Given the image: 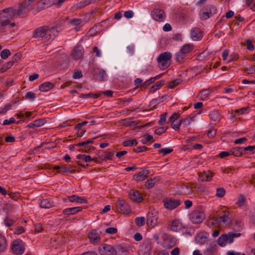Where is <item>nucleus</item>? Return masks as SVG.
Returning a JSON list of instances; mask_svg holds the SVG:
<instances>
[{
    "label": "nucleus",
    "mask_w": 255,
    "mask_h": 255,
    "mask_svg": "<svg viewBox=\"0 0 255 255\" xmlns=\"http://www.w3.org/2000/svg\"><path fill=\"white\" fill-rule=\"evenodd\" d=\"M58 33V30L55 27H50L44 25L36 28L34 31L33 37H41L45 42H46L50 40H53Z\"/></svg>",
    "instance_id": "f257e3e1"
},
{
    "label": "nucleus",
    "mask_w": 255,
    "mask_h": 255,
    "mask_svg": "<svg viewBox=\"0 0 255 255\" xmlns=\"http://www.w3.org/2000/svg\"><path fill=\"white\" fill-rule=\"evenodd\" d=\"M172 54L168 52L160 54L157 59V62L160 63L159 67L161 69L167 68L170 64Z\"/></svg>",
    "instance_id": "f03ea898"
},
{
    "label": "nucleus",
    "mask_w": 255,
    "mask_h": 255,
    "mask_svg": "<svg viewBox=\"0 0 255 255\" xmlns=\"http://www.w3.org/2000/svg\"><path fill=\"white\" fill-rule=\"evenodd\" d=\"M118 212L123 214H128L131 213V210L129 204L123 199H118L116 203Z\"/></svg>",
    "instance_id": "7ed1b4c3"
},
{
    "label": "nucleus",
    "mask_w": 255,
    "mask_h": 255,
    "mask_svg": "<svg viewBox=\"0 0 255 255\" xmlns=\"http://www.w3.org/2000/svg\"><path fill=\"white\" fill-rule=\"evenodd\" d=\"M193 50V46L189 44L183 45L180 50L176 54L175 59L178 62H181Z\"/></svg>",
    "instance_id": "20e7f679"
},
{
    "label": "nucleus",
    "mask_w": 255,
    "mask_h": 255,
    "mask_svg": "<svg viewBox=\"0 0 255 255\" xmlns=\"http://www.w3.org/2000/svg\"><path fill=\"white\" fill-rule=\"evenodd\" d=\"M216 11V8L214 6L212 5L205 6L200 11V18L204 20L207 19L215 13Z\"/></svg>",
    "instance_id": "39448f33"
},
{
    "label": "nucleus",
    "mask_w": 255,
    "mask_h": 255,
    "mask_svg": "<svg viewBox=\"0 0 255 255\" xmlns=\"http://www.w3.org/2000/svg\"><path fill=\"white\" fill-rule=\"evenodd\" d=\"M96 138V137H95V138ZM94 139L95 138L93 139H89L86 141L79 142L76 144L77 146H79L80 147L78 151L80 152H84L87 153L91 152L92 150L94 149L95 148L93 146L89 145V144L93 143Z\"/></svg>",
    "instance_id": "423d86ee"
},
{
    "label": "nucleus",
    "mask_w": 255,
    "mask_h": 255,
    "mask_svg": "<svg viewBox=\"0 0 255 255\" xmlns=\"http://www.w3.org/2000/svg\"><path fill=\"white\" fill-rule=\"evenodd\" d=\"M11 249L15 255H22L24 252L25 250L22 241L20 240H14L13 242Z\"/></svg>",
    "instance_id": "0eeeda50"
},
{
    "label": "nucleus",
    "mask_w": 255,
    "mask_h": 255,
    "mask_svg": "<svg viewBox=\"0 0 255 255\" xmlns=\"http://www.w3.org/2000/svg\"><path fill=\"white\" fill-rule=\"evenodd\" d=\"M152 248L151 242L150 240H145L140 246L139 250V255H150Z\"/></svg>",
    "instance_id": "6e6552de"
},
{
    "label": "nucleus",
    "mask_w": 255,
    "mask_h": 255,
    "mask_svg": "<svg viewBox=\"0 0 255 255\" xmlns=\"http://www.w3.org/2000/svg\"><path fill=\"white\" fill-rule=\"evenodd\" d=\"M205 218V215L202 212L194 211L190 215V220L194 224H200Z\"/></svg>",
    "instance_id": "1a4fd4ad"
},
{
    "label": "nucleus",
    "mask_w": 255,
    "mask_h": 255,
    "mask_svg": "<svg viewBox=\"0 0 255 255\" xmlns=\"http://www.w3.org/2000/svg\"><path fill=\"white\" fill-rule=\"evenodd\" d=\"M153 18L157 21H163L166 15L163 10L159 8H154L151 12Z\"/></svg>",
    "instance_id": "9d476101"
},
{
    "label": "nucleus",
    "mask_w": 255,
    "mask_h": 255,
    "mask_svg": "<svg viewBox=\"0 0 255 255\" xmlns=\"http://www.w3.org/2000/svg\"><path fill=\"white\" fill-rule=\"evenodd\" d=\"M163 203L165 208L168 210H173L180 204V201L171 198H166L164 199Z\"/></svg>",
    "instance_id": "9b49d317"
},
{
    "label": "nucleus",
    "mask_w": 255,
    "mask_h": 255,
    "mask_svg": "<svg viewBox=\"0 0 255 255\" xmlns=\"http://www.w3.org/2000/svg\"><path fill=\"white\" fill-rule=\"evenodd\" d=\"M101 255H116V249L109 245H105L99 249Z\"/></svg>",
    "instance_id": "f8f14e48"
},
{
    "label": "nucleus",
    "mask_w": 255,
    "mask_h": 255,
    "mask_svg": "<svg viewBox=\"0 0 255 255\" xmlns=\"http://www.w3.org/2000/svg\"><path fill=\"white\" fill-rule=\"evenodd\" d=\"M84 49L80 45L75 46L72 52V58L75 60H77L81 58L83 56Z\"/></svg>",
    "instance_id": "ddd939ff"
},
{
    "label": "nucleus",
    "mask_w": 255,
    "mask_h": 255,
    "mask_svg": "<svg viewBox=\"0 0 255 255\" xmlns=\"http://www.w3.org/2000/svg\"><path fill=\"white\" fill-rule=\"evenodd\" d=\"M2 12L3 13V15L1 16V18L3 17L8 18V19H11L13 18L15 15H16L15 9L12 7H8L3 9L2 10Z\"/></svg>",
    "instance_id": "4468645a"
},
{
    "label": "nucleus",
    "mask_w": 255,
    "mask_h": 255,
    "mask_svg": "<svg viewBox=\"0 0 255 255\" xmlns=\"http://www.w3.org/2000/svg\"><path fill=\"white\" fill-rule=\"evenodd\" d=\"M128 195L130 199L133 202L139 203L143 200V197L138 191L131 190Z\"/></svg>",
    "instance_id": "2eb2a0df"
},
{
    "label": "nucleus",
    "mask_w": 255,
    "mask_h": 255,
    "mask_svg": "<svg viewBox=\"0 0 255 255\" xmlns=\"http://www.w3.org/2000/svg\"><path fill=\"white\" fill-rule=\"evenodd\" d=\"M76 158L78 160L77 161V163L78 164V165L83 167H85L88 166V164H87L86 166H85L84 164L81 163V160H83L86 162H88L92 161V159H93L91 156L86 154H78L76 156Z\"/></svg>",
    "instance_id": "dca6fc26"
},
{
    "label": "nucleus",
    "mask_w": 255,
    "mask_h": 255,
    "mask_svg": "<svg viewBox=\"0 0 255 255\" xmlns=\"http://www.w3.org/2000/svg\"><path fill=\"white\" fill-rule=\"evenodd\" d=\"M149 170H142L133 176V179L136 181H143L145 179L149 174Z\"/></svg>",
    "instance_id": "f3484780"
},
{
    "label": "nucleus",
    "mask_w": 255,
    "mask_h": 255,
    "mask_svg": "<svg viewBox=\"0 0 255 255\" xmlns=\"http://www.w3.org/2000/svg\"><path fill=\"white\" fill-rule=\"evenodd\" d=\"M176 244V239L174 237L167 238L164 239L163 248L169 249L173 247Z\"/></svg>",
    "instance_id": "a211bd4d"
},
{
    "label": "nucleus",
    "mask_w": 255,
    "mask_h": 255,
    "mask_svg": "<svg viewBox=\"0 0 255 255\" xmlns=\"http://www.w3.org/2000/svg\"><path fill=\"white\" fill-rule=\"evenodd\" d=\"M202 33L200 29L193 28L191 31V37L193 40H200L202 38Z\"/></svg>",
    "instance_id": "6ab92c4d"
},
{
    "label": "nucleus",
    "mask_w": 255,
    "mask_h": 255,
    "mask_svg": "<svg viewBox=\"0 0 255 255\" xmlns=\"http://www.w3.org/2000/svg\"><path fill=\"white\" fill-rule=\"evenodd\" d=\"M30 10L28 7L21 3L19 4L18 8L16 11V15L21 16L25 15Z\"/></svg>",
    "instance_id": "aec40b11"
},
{
    "label": "nucleus",
    "mask_w": 255,
    "mask_h": 255,
    "mask_svg": "<svg viewBox=\"0 0 255 255\" xmlns=\"http://www.w3.org/2000/svg\"><path fill=\"white\" fill-rule=\"evenodd\" d=\"M54 87L53 83L47 82L40 84L39 86V90L41 92H47L52 89Z\"/></svg>",
    "instance_id": "412c9836"
},
{
    "label": "nucleus",
    "mask_w": 255,
    "mask_h": 255,
    "mask_svg": "<svg viewBox=\"0 0 255 255\" xmlns=\"http://www.w3.org/2000/svg\"><path fill=\"white\" fill-rule=\"evenodd\" d=\"M88 237L91 242L97 243L100 240V236L96 230H92L88 234Z\"/></svg>",
    "instance_id": "4be33fe9"
},
{
    "label": "nucleus",
    "mask_w": 255,
    "mask_h": 255,
    "mask_svg": "<svg viewBox=\"0 0 255 255\" xmlns=\"http://www.w3.org/2000/svg\"><path fill=\"white\" fill-rule=\"evenodd\" d=\"M212 173L209 171L199 173V177L202 181H210L212 179Z\"/></svg>",
    "instance_id": "5701e85b"
},
{
    "label": "nucleus",
    "mask_w": 255,
    "mask_h": 255,
    "mask_svg": "<svg viewBox=\"0 0 255 255\" xmlns=\"http://www.w3.org/2000/svg\"><path fill=\"white\" fill-rule=\"evenodd\" d=\"M82 208L80 207L67 208L63 211V213L67 215H74L77 212H80L82 210Z\"/></svg>",
    "instance_id": "b1692460"
},
{
    "label": "nucleus",
    "mask_w": 255,
    "mask_h": 255,
    "mask_svg": "<svg viewBox=\"0 0 255 255\" xmlns=\"http://www.w3.org/2000/svg\"><path fill=\"white\" fill-rule=\"evenodd\" d=\"M70 202H76L80 203H87V200L84 197H79L75 195L70 196L68 197Z\"/></svg>",
    "instance_id": "393cba45"
},
{
    "label": "nucleus",
    "mask_w": 255,
    "mask_h": 255,
    "mask_svg": "<svg viewBox=\"0 0 255 255\" xmlns=\"http://www.w3.org/2000/svg\"><path fill=\"white\" fill-rule=\"evenodd\" d=\"M121 123L123 126L128 127L136 125L139 123V121H132L131 118H128L122 120Z\"/></svg>",
    "instance_id": "a878e982"
},
{
    "label": "nucleus",
    "mask_w": 255,
    "mask_h": 255,
    "mask_svg": "<svg viewBox=\"0 0 255 255\" xmlns=\"http://www.w3.org/2000/svg\"><path fill=\"white\" fill-rule=\"evenodd\" d=\"M211 120L214 122H219L221 119V116L218 111H212L209 114Z\"/></svg>",
    "instance_id": "bb28decb"
},
{
    "label": "nucleus",
    "mask_w": 255,
    "mask_h": 255,
    "mask_svg": "<svg viewBox=\"0 0 255 255\" xmlns=\"http://www.w3.org/2000/svg\"><path fill=\"white\" fill-rule=\"evenodd\" d=\"M53 203L48 199L42 198L41 200L40 206L42 208H50L53 206Z\"/></svg>",
    "instance_id": "cd10ccee"
},
{
    "label": "nucleus",
    "mask_w": 255,
    "mask_h": 255,
    "mask_svg": "<svg viewBox=\"0 0 255 255\" xmlns=\"http://www.w3.org/2000/svg\"><path fill=\"white\" fill-rule=\"evenodd\" d=\"M159 180V178L158 177L150 178L146 181L145 184V187L147 189H151L154 186L155 183Z\"/></svg>",
    "instance_id": "c85d7f7f"
},
{
    "label": "nucleus",
    "mask_w": 255,
    "mask_h": 255,
    "mask_svg": "<svg viewBox=\"0 0 255 255\" xmlns=\"http://www.w3.org/2000/svg\"><path fill=\"white\" fill-rule=\"evenodd\" d=\"M230 150L231 155H234L236 157H239L244 154L243 147H236L232 148Z\"/></svg>",
    "instance_id": "c756f323"
},
{
    "label": "nucleus",
    "mask_w": 255,
    "mask_h": 255,
    "mask_svg": "<svg viewBox=\"0 0 255 255\" xmlns=\"http://www.w3.org/2000/svg\"><path fill=\"white\" fill-rule=\"evenodd\" d=\"M195 240L197 244L202 245L206 242L207 240V237L205 235L200 233L197 235L195 238Z\"/></svg>",
    "instance_id": "7c9ffc66"
},
{
    "label": "nucleus",
    "mask_w": 255,
    "mask_h": 255,
    "mask_svg": "<svg viewBox=\"0 0 255 255\" xmlns=\"http://www.w3.org/2000/svg\"><path fill=\"white\" fill-rule=\"evenodd\" d=\"M116 255H129V252L126 247L118 246L116 249Z\"/></svg>",
    "instance_id": "2f4dec72"
},
{
    "label": "nucleus",
    "mask_w": 255,
    "mask_h": 255,
    "mask_svg": "<svg viewBox=\"0 0 255 255\" xmlns=\"http://www.w3.org/2000/svg\"><path fill=\"white\" fill-rule=\"evenodd\" d=\"M7 246V242L5 237L0 234V252L4 251Z\"/></svg>",
    "instance_id": "473e14b6"
},
{
    "label": "nucleus",
    "mask_w": 255,
    "mask_h": 255,
    "mask_svg": "<svg viewBox=\"0 0 255 255\" xmlns=\"http://www.w3.org/2000/svg\"><path fill=\"white\" fill-rule=\"evenodd\" d=\"M227 239L228 235L227 234L222 235L218 239V244L221 247L225 246Z\"/></svg>",
    "instance_id": "72a5a7b5"
},
{
    "label": "nucleus",
    "mask_w": 255,
    "mask_h": 255,
    "mask_svg": "<svg viewBox=\"0 0 255 255\" xmlns=\"http://www.w3.org/2000/svg\"><path fill=\"white\" fill-rule=\"evenodd\" d=\"M52 4V1L50 0H41L38 3V6L40 7L41 9L45 8V7H47Z\"/></svg>",
    "instance_id": "f704fd0d"
},
{
    "label": "nucleus",
    "mask_w": 255,
    "mask_h": 255,
    "mask_svg": "<svg viewBox=\"0 0 255 255\" xmlns=\"http://www.w3.org/2000/svg\"><path fill=\"white\" fill-rule=\"evenodd\" d=\"M165 83L164 80H160L156 83V84L153 86H152L150 88V92L151 93H154L156 90L159 89L162 86H163Z\"/></svg>",
    "instance_id": "c9c22d12"
},
{
    "label": "nucleus",
    "mask_w": 255,
    "mask_h": 255,
    "mask_svg": "<svg viewBox=\"0 0 255 255\" xmlns=\"http://www.w3.org/2000/svg\"><path fill=\"white\" fill-rule=\"evenodd\" d=\"M211 92V90L209 89H203L198 94V96L201 98V100H203L205 98H207Z\"/></svg>",
    "instance_id": "e433bc0d"
},
{
    "label": "nucleus",
    "mask_w": 255,
    "mask_h": 255,
    "mask_svg": "<svg viewBox=\"0 0 255 255\" xmlns=\"http://www.w3.org/2000/svg\"><path fill=\"white\" fill-rule=\"evenodd\" d=\"M228 235V239L227 242L229 243H232L233 242L234 238L239 237L241 236L240 233H229Z\"/></svg>",
    "instance_id": "4c0bfd02"
},
{
    "label": "nucleus",
    "mask_w": 255,
    "mask_h": 255,
    "mask_svg": "<svg viewBox=\"0 0 255 255\" xmlns=\"http://www.w3.org/2000/svg\"><path fill=\"white\" fill-rule=\"evenodd\" d=\"M226 194V190L224 188H218L216 189V196L218 198L223 197Z\"/></svg>",
    "instance_id": "58836bf2"
},
{
    "label": "nucleus",
    "mask_w": 255,
    "mask_h": 255,
    "mask_svg": "<svg viewBox=\"0 0 255 255\" xmlns=\"http://www.w3.org/2000/svg\"><path fill=\"white\" fill-rule=\"evenodd\" d=\"M246 44L247 45V48L250 51H253L255 49V46L253 44L252 41L250 39H247L246 40ZM242 45H245V43L243 42L241 43Z\"/></svg>",
    "instance_id": "ea45409f"
},
{
    "label": "nucleus",
    "mask_w": 255,
    "mask_h": 255,
    "mask_svg": "<svg viewBox=\"0 0 255 255\" xmlns=\"http://www.w3.org/2000/svg\"><path fill=\"white\" fill-rule=\"evenodd\" d=\"M229 212L225 213L223 215L221 216L219 218H217V220L219 222H223L225 223L227 221V219L229 218Z\"/></svg>",
    "instance_id": "a19ab883"
},
{
    "label": "nucleus",
    "mask_w": 255,
    "mask_h": 255,
    "mask_svg": "<svg viewBox=\"0 0 255 255\" xmlns=\"http://www.w3.org/2000/svg\"><path fill=\"white\" fill-rule=\"evenodd\" d=\"M135 222L137 226H142L145 223V218L143 217H137L135 219Z\"/></svg>",
    "instance_id": "79ce46f5"
},
{
    "label": "nucleus",
    "mask_w": 255,
    "mask_h": 255,
    "mask_svg": "<svg viewBox=\"0 0 255 255\" xmlns=\"http://www.w3.org/2000/svg\"><path fill=\"white\" fill-rule=\"evenodd\" d=\"M137 144V141L136 139H131L127 141H125L123 142V144L125 146H133L136 145Z\"/></svg>",
    "instance_id": "37998d69"
},
{
    "label": "nucleus",
    "mask_w": 255,
    "mask_h": 255,
    "mask_svg": "<svg viewBox=\"0 0 255 255\" xmlns=\"http://www.w3.org/2000/svg\"><path fill=\"white\" fill-rule=\"evenodd\" d=\"M11 53L10 51L7 49L3 50L0 53V57L3 59H6L9 56H10Z\"/></svg>",
    "instance_id": "c03bdc74"
},
{
    "label": "nucleus",
    "mask_w": 255,
    "mask_h": 255,
    "mask_svg": "<svg viewBox=\"0 0 255 255\" xmlns=\"http://www.w3.org/2000/svg\"><path fill=\"white\" fill-rule=\"evenodd\" d=\"M4 225L7 227H10L13 225L14 223V220L10 219L9 217H6L3 220Z\"/></svg>",
    "instance_id": "a18cd8bd"
},
{
    "label": "nucleus",
    "mask_w": 255,
    "mask_h": 255,
    "mask_svg": "<svg viewBox=\"0 0 255 255\" xmlns=\"http://www.w3.org/2000/svg\"><path fill=\"white\" fill-rule=\"evenodd\" d=\"M171 229L173 231H178L180 229L179 223L176 221H174L172 223Z\"/></svg>",
    "instance_id": "49530a36"
},
{
    "label": "nucleus",
    "mask_w": 255,
    "mask_h": 255,
    "mask_svg": "<svg viewBox=\"0 0 255 255\" xmlns=\"http://www.w3.org/2000/svg\"><path fill=\"white\" fill-rule=\"evenodd\" d=\"M182 124L181 120L179 121H173L172 124V128L175 130H177L179 129L180 126Z\"/></svg>",
    "instance_id": "de8ad7c7"
},
{
    "label": "nucleus",
    "mask_w": 255,
    "mask_h": 255,
    "mask_svg": "<svg viewBox=\"0 0 255 255\" xmlns=\"http://www.w3.org/2000/svg\"><path fill=\"white\" fill-rule=\"evenodd\" d=\"M167 115V112H165L160 115V119L158 122V124L159 125H163L165 124V123L166 122V117Z\"/></svg>",
    "instance_id": "09e8293b"
},
{
    "label": "nucleus",
    "mask_w": 255,
    "mask_h": 255,
    "mask_svg": "<svg viewBox=\"0 0 255 255\" xmlns=\"http://www.w3.org/2000/svg\"><path fill=\"white\" fill-rule=\"evenodd\" d=\"M160 103V99H158V98H156L153 99L151 101H150L149 107L151 109L154 108L155 106Z\"/></svg>",
    "instance_id": "8fccbe9b"
},
{
    "label": "nucleus",
    "mask_w": 255,
    "mask_h": 255,
    "mask_svg": "<svg viewBox=\"0 0 255 255\" xmlns=\"http://www.w3.org/2000/svg\"><path fill=\"white\" fill-rule=\"evenodd\" d=\"M167 128H168V127H160V128L156 129L155 130L154 133H155V134H157V135H161L163 133L165 132Z\"/></svg>",
    "instance_id": "3c124183"
},
{
    "label": "nucleus",
    "mask_w": 255,
    "mask_h": 255,
    "mask_svg": "<svg viewBox=\"0 0 255 255\" xmlns=\"http://www.w3.org/2000/svg\"><path fill=\"white\" fill-rule=\"evenodd\" d=\"M55 169L57 170V172L64 173L67 171L65 165L56 166L54 168Z\"/></svg>",
    "instance_id": "603ef678"
},
{
    "label": "nucleus",
    "mask_w": 255,
    "mask_h": 255,
    "mask_svg": "<svg viewBox=\"0 0 255 255\" xmlns=\"http://www.w3.org/2000/svg\"><path fill=\"white\" fill-rule=\"evenodd\" d=\"M36 127H39L44 125L46 121L44 119H40L34 121Z\"/></svg>",
    "instance_id": "864d4df0"
},
{
    "label": "nucleus",
    "mask_w": 255,
    "mask_h": 255,
    "mask_svg": "<svg viewBox=\"0 0 255 255\" xmlns=\"http://www.w3.org/2000/svg\"><path fill=\"white\" fill-rule=\"evenodd\" d=\"M172 151L173 149L172 148H162L158 150V153H162L163 155L164 156Z\"/></svg>",
    "instance_id": "5fc2aeb1"
},
{
    "label": "nucleus",
    "mask_w": 255,
    "mask_h": 255,
    "mask_svg": "<svg viewBox=\"0 0 255 255\" xmlns=\"http://www.w3.org/2000/svg\"><path fill=\"white\" fill-rule=\"evenodd\" d=\"M35 0H24L22 3L26 6L29 9H31V5L34 2Z\"/></svg>",
    "instance_id": "6e6d98bb"
},
{
    "label": "nucleus",
    "mask_w": 255,
    "mask_h": 255,
    "mask_svg": "<svg viewBox=\"0 0 255 255\" xmlns=\"http://www.w3.org/2000/svg\"><path fill=\"white\" fill-rule=\"evenodd\" d=\"M9 197L14 200H17L20 197V195L18 193L10 192L8 194Z\"/></svg>",
    "instance_id": "4d7b16f0"
},
{
    "label": "nucleus",
    "mask_w": 255,
    "mask_h": 255,
    "mask_svg": "<svg viewBox=\"0 0 255 255\" xmlns=\"http://www.w3.org/2000/svg\"><path fill=\"white\" fill-rule=\"evenodd\" d=\"M231 155V150L229 151H222L218 155V157L221 158H223Z\"/></svg>",
    "instance_id": "13d9d810"
},
{
    "label": "nucleus",
    "mask_w": 255,
    "mask_h": 255,
    "mask_svg": "<svg viewBox=\"0 0 255 255\" xmlns=\"http://www.w3.org/2000/svg\"><path fill=\"white\" fill-rule=\"evenodd\" d=\"M180 79H176L174 81H171V82L169 83V87L170 88H174L176 85L180 83Z\"/></svg>",
    "instance_id": "bf43d9fd"
},
{
    "label": "nucleus",
    "mask_w": 255,
    "mask_h": 255,
    "mask_svg": "<svg viewBox=\"0 0 255 255\" xmlns=\"http://www.w3.org/2000/svg\"><path fill=\"white\" fill-rule=\"evenodd\" d=\"M25 98L26 99H30L31 101H33L35 98V95L32 92H29L26 94Z\"/></svg>",
    "instance_id": "052dcab7"
},
{
    "label": "nucleus",
    "mask_w": 255,
    "mask_h": 255,
    "mask_svg": "<svg viewBox=\"0 0 255 255\" xmlns=\"http://www.w3.org/2000/svg\"><path fill=\"white\" fill-rule=\"evenodd\" d=\"M245 72H247L248 74H253L255 72V66H252L250 68H246L243 69Z\"/></svg>",
    "instance_id": "680f3d73"
},
{
    "label": "nucleus",
    "mask_w": 255,
    "mask_h": 255,
    "mask_svg": "<svg viewBox=\"0 0 255 255\" xmlns=\"http://www.w3.org/2000/svg\"><path fill=\"white\" fill-rule=\"evenodd\" d=\"M117 232H118L117 229L116 228H114V227L108 228L106 229V233H107L108 234H116L117 233Z\"/></svg>",
    "instance_id": "e2e57ef3"
},
{
    "label": "nucleus",
    "mask_w": 255,
    "mask_h": 255,
    "mask_svg": "<svg viewBox=\"0 0 255 255\" xmlns=\"http://www.w3.org/2000/svg\"><path fill=\"white\" fill-rule=\"evenodd\" d=\"M10 68V67L9 66V64L6 63L5 64H3L0 68V73H3Z\"/></svg>",
    "instance_id": "0e129e2a"
},
{
    "label": "nucleus",
    "mask_w": 255,
    "mask_h": 255,
    "mask_svg": "<svg viewBox=\"0 0 255 255\" xmlns=\"http://www.w3.org/2000/svg\"><path fill=\"white\" fill-rule=\"evenodd\" d=\"M147 149V148L144 146H138L136 148H134L133 151L135 152H141L145 151Z\"/></svg>",
    "instance_id": "69168bd1"
},
{
    "label": "nucleus",
    "mask_w": 255,
    "mask_h": 255,
    "mask_svg": "<svg viewBox=\"0 0 255 255\" xmlns=\"http://www.w3.org/2000/svg\"><path fill=\"white\" fill-rule=\"evenodd\" d=\"M124 15L127 18H132L133 16V12L132 10H128L124 12Z\"/></svg>",
    "instance_id": "338daca9"
},
{
    "label": "nucleus",
    "mask_w": 255,
    "mask_h": 255,
    "mask_svg": "<svg viewBox=\"0 0 255 255\" xmlns=\"http://www.w3.org/2000/svg\"><path fill=\"white\" fill-rule=\"evenodd\" d=\"M11 108V104H9L6 105L5 107L0 111V114H3L5 113L8 110H10Z\"/></svg>",
    "instance_id": "774afa93"
}]
</instances>
